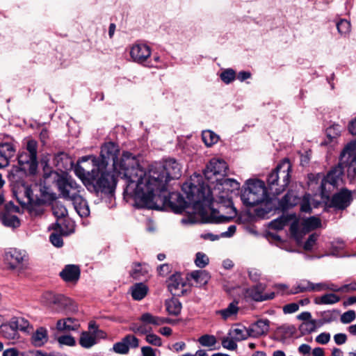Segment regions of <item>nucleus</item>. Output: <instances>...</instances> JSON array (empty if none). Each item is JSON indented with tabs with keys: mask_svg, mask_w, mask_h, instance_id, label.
I'll list each match as a JSON object with an SVG mask.
<instances>
[{
	"mask_svg": "<svg viewBox=\"0 0 356 356\" xmlns=\"http://www.w3.org/2000/svg\"><path fill=\"white\" fill-rule=\"evenodd\" d=\"M269 324L270 321L268 319H260L252 324L249 327L250 337L257 338L266 334L269 330Z\"/></svg>",
	"mask_w": 356,
	"mask_h": 356,
	"instance_id": "19",
	"label": "nucleus"
},
{
	"mask_svg": "<svg viewBox=\"0 0 356 356\" xmlns=\"http://www.w3.org/2000/svg\"><path fill=\"white\" fill-rule=\"evenodd\" d=\"M334 340L337 345H342L346 342L347 336L343 333H338L334 336Z\"/></svg>",
	"mask_w": 356,
	"mask_h": 356,
	"instance_id": "62",
	"label": "nucleus"
},
{
	"mask_svg": "<svg viewBox=\"0 0 356 356\" xmlns=\"http://www.w3.org/2000/svg\"><path fill=\"white\" fill-rule=\"evenodd\" d=\"M287 222L286 218L284 217H281L279 218H277L270 223V227L272 229H276V230H280L284 228V227L286 225Z\"/></svg>",
	"mask_w": 356,
	"mask_h": 356,
	"instance_id": "50",
	"label": "nucleus"
},
{
	"mask_svg": "<svg viewBox=\"0 0 356 356\" xmlns=\"http://www.w3.org/2000/svg\"><path fill=\"white\" fill-rule=\"evenodd\" d=\"M339 300L340 298L334 293H327L315 298L314 302L317 305H333Z\"/></svg>",
	"mask_w": 356,
	"mask_h": 356,
	"instance_id": "34",
	"label": "nucleus"
},
{
	"mask_svg": "<svg viewBox=\"0 0 356 356\" xmlns=\"http://www.w3.org/2000/svg\"><path fill=\"white\" fill-rule=\"evenodd\" d=\"M198 342L202 346L213 347L217 343V340L213 335L204 334L198 339Z\"/></svg>",
	"mask_w": 356,
	"mask_h": 356,
	"instance_id": "44",
	"label": "nucleus"
},
{
	"mask_svg": "<svg viewBox=\"0 0 356 356\" xmlns=\"http://www.w3.org/2000/svg\"><path fill=\"white\" fill-rule=\"evenodd\" d=\"M60 346H74L76 344L74 338L70 335H62L57 339Z\"/></svg>",
	"mask_w": 356,
	"mask_h": 356,
	"instance_id": "47",
	"label": "nucleus"
},
{
	"mask_svg": "<svg viewBox=\"0 0 356 356\" xmlns=\"http://www.w3.org/2000/svg\"><path fill=\"white\" fill-rule=\"evenodd\" d=\"M80 345L86 348H91L97 343L96 335L92 334L88 332H82L80 339Z\"/></svg>",
	"mask_w": 356,
	"mask_h": 356,
	"instance_id": "33",
	"label": "nucleus"
},
{
	"mask_svg": "<svg viewBox=\"0 0 356 356\" xmlns=\"http://www.w3.org/2000/svg\"><path fill=\"white\" fill-rule=\"evenodd\" d=\"M318 238V235L316 234H311L308 239L306 241L304 245V248L306 250H310L313 246L314 245L316 240Z\"/></svg>",
	"mask_w": 356,
	"mask_h": 356,
	"instance_id": "57",
	"label": "nucleus"
},
{
	"mask_svg": "<svg viewBox=\"0 0 356 356\" xmlns=\"http://www.w3.org/2000/svg\"><path fill=\"white\" fill-rule=\"evenodd\" d=\"M330 340V334L322 332L316 337V341L320 344H327Z\"/></svg>",
	"mask_w": 356,
	"mask_h": 356,
	"instance_id": "58",
	"label": "nucleus"
},
{
	"mask_svg": "<svg viewBox=\"0 0 356 356\" xmlns=\"http://www.w3.org/2000/svg\"><path fill=\"white\" fill-rule=\"evenodd\" d=\"M327 287L326 282H320L316 284L312 282V291L320 292L327 291Z\"/></svg>",
	"mask_w": 356,
	"mask_h": 356,
	"instance_id": "61",
	"label": "nucleus"
},
{
	"mask_svg": "<svg viewBox=\"0 0 356 356\" xmlns=\"http://www.w3.org/2000/svg\"><path fill=\"white\" fill-rule=\"evenodd\" d=\"M337 29L339 33L344 37H346L349 35L351 30V25L350 22L346 19H340L337 23Z\"/></svg>",
	"mask_w": 356,
	"mask_h": 356,
	"instance_id": "40",
	"label": "nucleus"
},
{
	"mask_svg": "<svg viewBox=\"0 0 356 356\" xmlns=\"http://www.w3.org/2000/svg\"><path fill=\"white\" fill-rule=\"evenodd\" d=\"M181 165L174 159H168L164 163H156L147 170L139 165L129 174L131 180L127 191L132 193V197L137 207L151 209H160L166 201L167 197L163 193L170 179H178L181 172Z\"/></svg>",
	"mask_w": 356,
	"mask_h": 356,
	"instance_id": "2",
	"label": "nucleus"
},
{
	"mask_svg": "<svg viewBox=\"0 0 356 356\" xmlns=\"http://www.w3.org/2000/svg\"><path fill=\"white\" fill-rule=\"evenodd\" d=\"M166 310L170 315L177 316L181 312V305L179 300L171 299L165 302Z\"/></svg>",
	"mask_w": 356,
	"mask_h": 356,
	"instance_id": "35",
	"label": "nucleus"
},
{
	"mask_svg": "<svg viewBox=\"0 0 356 356\" xmlns=\"http://www.w3.org/2000/svg\"><path fill=\"white\" fill-rule=\"evenodd\" d=\"M227 170V165L224 160L213 158L207 164L204 174L209 184H214V181L217 176L223 177L226 175Z\"/></svg>",
	"mask_w": 356,
	"mask_h": 356,
	"instance_id": "11",
	"label": "nucleus"
},
{
	"mask_svg": "<svg viewBox=\"0 0 356 356\" xmlns=\"http://www.w3.org/2000/svg\"><path fill=\"white\" fill-rule=\"evenodd\" d=\"M346 169L347 175L350 182L356 181V141L348 143L339 156L338 165L333 168L321 181L322 195H325L326 185L335 187L341 181L343 169Z\"/></svg>",
	"mask_w": 356,
	"mask_h": 356,
	"instance_id": "4",
	"label": "nucleus"
},
{
	"mask_svg": "<svg viewBox=\"0 0 356 356\" xmlns=\"http://www.w3.org/2000/svg\"><path fill=\"white\" fill-rule=\"evenodd\" d=\"M191 277L194 281L195 286L201 287L207 284L210 279L206 270H197L191 272Z\"/></svg>",
	"mask_w": 356,
	"mask_h": 356,
	"instance_id": "26",
	"label": "nucleus"
},
{
	"mask_svg": "<svg viewBox=\"0 0 356 356\" xmlns=\"http://www.w3.org/2000/svg\"><path fill=\"white\" fill-rule=\"evenodd\" d=\"M209 259L207 255L203 252H197L195 255V264L196 266L202 268L209 264Z\"/></svg>",
	"mask_w": 356,
	"mask_h": 356,
	"instance_id": "46",
	"label": "nucleus"
},
{
	"mask_svg": "<svg viewBox=\"0 0 356 356\" xmlns=\"http://www.w3.org/2000/svg\"><path fill=\"white\" fill-rule=\"evenodd\" d=\"M341 131V127L338 124H334L332 125H330L327 129H326V134L327 138L332 140L333 139L337 138Z\"/></svg>",
	"mask_w": 356,
	"mask_h": 356,
	"instance_id": "43",
	"label": "nucleus"
},
{
	"mask_svg": "<svg viewBox=\"0 0 356 356\" xmlns=\"http://www.w3.org/2000/svg\"><path fill=\"white\" fill-rule=\"evenodd\" d=\"M151 52V49L147 44L137 42L131 47L129 53L134 62L143 64L149 58Z\"/></svg>",
	"mask_w": 356,
	"mask_h": 356,
	"instance_id": "12",
	"label": "nucleus"
},
{
	"mask_svg": "<svg viewBox=\"0 0 356 356\" xmlns=\"http://www.w3.org/2000/svg\"><path fill=\"white\" fill-rule=\"evenodd\" d=\"M113 350L117 353L126 354L129 352V349L122 339L121 341L115 343L113 345Z\"/></svg>",
	"mask_w": 356,
	"mask_h": 356,
	"instance_id": "52",
	"label": "nucleus"
},
{
	"mask_svg": "<svg viewBox=\"0 0 356 356\" xmlns=\"http://www.w3.org/2000/svg\"><path fill=\"white\" fill-rule=\"evenodd\" d=\"M53 214L57 219L65 217L67 214V210L63 204L59 202H54L52 204Z\"/></svg>",
	"mask_w": 356,
	"mask_h": 356,
	"instance_id": "39",
	"label": "nucleus"
},
{
	"mask_svg": "<svg viewBox=\"0 0 356 356\" xmlns=\"http://www.w3.org/2000/svg\"><path fill=\"white\" fill-rule=\"evenodd\" d=\"M44 180L45 184H55L62 196L65 199L72 200L80 195L81 186L72 179L56 171L51 170L49 172H45Z\"/></svg>",
	"mask_w": 356,
	"mask_h": 356,
	"instance_id": "7",
	"label": "nucleus"
},
{
	"mask_svg": "<svg viewBox=\"0 0 356 356\" xmlns=\"http://www.w3.org/2000/svg\"><path fill=\"white\" fill-rule=\"evenodd\" d=\"M298 202V198L293 193H287L279 202V207L282 210H286L295 206Z\"/></svg>",
	"mask_w": 356,
	"mask_h": 356,
	"instance_id": "31",
	"label": "nucleus"
},
{
	"mask_svg": "<svg viewBox=\"0 0 356 356\" xmlns=\"http://www.w3.org/2000/svg\"><path fill=\"white\" fill-rule=\"evenodd\" d=\"M306 291H312V282L304 280L298 282L296 286L289 292L290 294H297L299 293H303Z\"/></svg>",
	"mask_w": 356,
	"mask_h": 356,
	"instance_id": "37",
	"label": "nucleus"
},
{
	"mask_svg": "<svg viewBox=\"0 0 356 356\" xmlns=\"http://www.w3.org/2000/svg\"><path fill=\"white\" fill-rule=\"evenodd\" d=\"M239 311L238 302L234 300L227 307L217 310L216 314L220 316L222 321H234L237 318Z\"/></svg>",
	"mask_w": 356,
	"mask_h": 356,
	"instance_id": "16",
	"label": "nucleus"
},
{
	"mask_svg": "<svg viewBox=\"0 0 356 356\" xmlns=\"http://www.w3.org/2000/svg\"><path fill=\"white\" fill-rule=\"evenodd\" d=\"M221 80L226 84L232 82L236 78V72L233 69L228 68L220 75Z\"/></svg>",
	"mask_w": 356,
	"mask_h": 356,
	"instance_id": "45",
	"label": "nucleus"
},
{
	"mask_svg": "<svg viewBox=\"0 0 356 356\" xmlns=\"http://www.w3.org/2000/svg\"><path fill=\"white\" fill-rule=\"evenodd\" d=\"M120 149L118 146L113 142L105 143L101 149L99 157L92 155L83 156L79 162H87L91 161L93 167L99 169L107 168L110 161L113 162V170H114L120 178L124 181V197L131 198L132 193L127 191L129 181H134V179H129V174L133 169L139 168L138 161L136 156L128 152H123L122 157L118 160V154Z\"/></svg>",
	"mask_w": 356,
	"mask_h": 356,
	"instance_id": "3",
	"label": "nucleus"
},
{
	"mask_svg": "<svg viewBox=\"0 0 356 356\" xmlns=\"http://www.w3.org/2000/svg\"><path fill=\"white\" fill-rule=\"evenodd\" d=\"M54 163L61 171L67 170L69 165H71L70 158L63 152L58 153L55 156Z\"/></svg>",
	"mask_w": 356,
	"mask_h": 356,
	"instance_id": "30",
	"label": "nucleus"
},
{
	"mask_svg": "<svg viewBox=\"0 0 356 356\" xmlns=\"http://www.w3.org/2000/svg\"><path fill=\"white\" fill-rule=\"evenodd\" d=\"M236 230V227L234 225H230L226 232H222L220 236L223 238H229L232 236Z\"/></svg>",
	"mask_w": 356,
	"mask_h": 356,
	"instance_id": "64",
	"label": "nucleus"
},
{
	"mask_svg": "<svg viewBox=\"0 0 356 356\" xmlns=\"http://www.w3.org/2000/svg\"><path fill=\"white\" fill-rule=\"evenodd\" d=\"M266 198L264 182L258 179L248 180L243 187L241 199L247 207H253L261 203Z\"/></svg>",
	"mask_w": 356,
	"mask_h": 356,
	"instance_id": "9",
	"label": "nucleus"
},
{
	"mask_svg": "<svg viewBox=\"0 0 356 356\" xmlns=\"http://www.w3.org/2000/svg\"><path fill=\"white\" fill-rule=\"evenodd\" d=\"M15 148L11 142L0 143V168L8 165L10 159L14 156Z\"/></svg>",
	"mask_w": 356,
	"mask_h": 356,
	"instance_id": "14",
	"label": "nucleus"
},
{
	"mask_svg": "<svg viewBox=\"0 0 356 356\" xmlns=\"http://www.w3.org/2000/svg\"><path fill=\"white\" fill-rule=\"evenodd\" d=\"M74 172L75 175L82 181L83 184L88 188L87 181H90V179L92 177V170L91 172L87 171L83 167L78 163L74 166Z\"/></svg>",
	"mask_w": 356,
	"mask_h": 356,
	"instance_id": "32",
	"label": "nucleus"
},
{
	"mask_svg": "<svg viewBox=\"0 0 356 356\" xmlns=\"http://www.w3.org/2000/svg\"><path fill=\"white\" fill-rule=\"evenodd\" d=\"M316 329L315 320H311L302 323L299 326V330L302 335L310 334Z\"/></svg>",
	"mask_w": 356,
	"mask_h": 356,
	"instance_id": "41",
	"label": "nucleus"
},
{
	"mask_svg": "<svg viewBox=\"0 0 356 356\" xmlns=\"http://www.w3.org/2000/svg\"><path fill=\"white\" fill-rule=\"evenodd\" d=\"M125 343L129 348H135L139 346L138 339L134 335L129 334L123 338Z\"/></svg>",
	"mask_w": 356,
	"mask_h": 356,
	"instance_id": "54",
	"label": "nucleus"
},
{
	"mask_svg": "<svg viewBox=\"0 0 356 356\" xmlns=\"http://www.w3.org/2000/svg\"><path fill=\"white\" fill-rule=\"evenodd\" d=\"M228 335L238 341L245 340L250 337V328L247 329L243 326L232 327L229 331Z\"/></svg>",
	"mask_w": 356,
	"mask_h": 356,
	"instance_id": "27",
	"label": "nucleus"
},
{
	"mask_svg": "<svg viewBox=\"0 0 356 356\" xmlns=\"http://www.w3.org/2000/svg\"><path fill=\"white\" fill-rule=\"evenodd\" d=\"M310 195L306 194L304 195L301 203H300V210L303 212H310L311 211V207H310Z\"/></svg>",
	"mask_w": 356,
	"mask_h": 356,
	"instance_id": "56",
	"label": "nucleus"
},
{
	"mask_svg": "<svg viewBox=\"0 0 356 356\" xmlns=\"http://www.w3.org/2000/svg\"><path fill=\"white\" fill-rule=\"evenodd\" d=\"M202 138L207 147H211L218 141L219 136L212 131L205 130L202 131Z\"/></svg>",
	"mask_w": 356,
	"mask_h": 356,
	"instance_id": "36",
	"label": "nucleus"
},
{
	"mask_svg": "<svg viewBox=\"0 0 356 356\" xmlns=\"http://www.w3.org/2000/svg\"><path fill=\"white\" fill-rule=\"evenodd\" d=\"M1 334L8 340L10 343H15L19 339V334L17 331V325L11 321L8 324H3L1 326Z\"/></svg>",
	"mask_w": 356,
	"mask_h": 356,
	"instance_id": "18",
	"label": "nucleus"
},
{
	"mask_svg": "<svg viewBox=\"0 0 356 356\" xmlns=\"http://www.w3.org/2000/svg\"><path fill=\"white\" fill-rule=\"evenodd\" d=\"M321 222L319 218L312 216L305 220V225L309 229H315L320 227Z\"/></svg>",
	"mask_w": 356,
	"mask_h": 356,
	"instance_id": "55",
	"label": "nucleus"
},
{
	"mask_svg": "<svg viewBox=\"0 0 356 356\" xmlns=\"http://www.w3.org/2000/svg\"><path fill=\"white\" fill-rule=\"evenodd\" d=\"M38 143L34 140H29L27 141L26 150L20 152L17 156L19 169L30 175H34L38 168ZM19 168L15 167L12 169L10 175H14L17 172Z\"/></svg>",
	"mask_w": 356,
	"mask_h": 356,
	"instance_id": "8",
	"label": "nucleus"
},
{
	"mask_svg": "<svg viewBox=\"0 0 356 356\" xmlns=\"http://www.w3.org/2000/svg\"><path fill=\"white\" fill-rule=\"evenodd\" d=\"M0 220L6 227L16 228L20 225L19 218L16 216L11 215L7 212L0 214Z\"/></svg>",
	"mask_w": 356,
	"mask_h": 356,
	"instance_id": "28",
	"label": "nucleus"
},
{
	"mask_svg": "<svg viewBox=\"0 0 356 356\" xmlns=\"http://www.w3.org/2000/svg\"><path fill=\"white\" fill-rule=\"evenodd\" d=\"M26 257V252L17 249H12L5 254V259L12 269L23 264Z\"/></svg>",
	"mask_w": 356,
	"mask_h": 356,
	"instance_id": "17",
	"label": "nucleus"
},
{
	"mask_svg": "<svg viewBox=\"0 0 356 356\" xmlns=\"http://www.w3.org/2000/svg\"><path fill=\"white\" fill-rule=\"evenodd\" d=\"M291 165L288 159H284L268 176L269 191L273 195L282 193L290 181Z\"/></svg>",
	"mask_w": 356,
	"mask_h": 356,
	"instance_id": "6",
	"label": "nucleus"
},
{
	"mask_svg": "<svg viewBox=\"0 0 356 356\" xmlns=\"http://www.w3.org/2000/svg\"><path fill=\"white\" fill-rule=\"evenodd\" d=\"M299 309V305L297 303H290L286 305L283 307V312L285 314H292L297 312Z\"/></svg>",
	"mask_w": 356,
	"mask_h": 356,
	"instance_id": "60",
	"label": "nucleus"
},
{
	"mask_svg": "<svg viewBox=\"0 0 356 356\" xmlns=\"http://www.w3.org/2000/svg\"><path fill=\"white\" fill-rule=\"evenodd\" d=\"M12 321L17 325V331L21 330L23 332H29L31 328L30 327L29 323L22 318L13 320Z\"/></svg>",
	"mask_w": 356,
	"mask_h": 356,
	"instance_id": "48",
	"label": "nucleus"
},
{
	"mask_svg": "<svg viewBox=\"0 0 356 356\" xmlns=\"http://www.w3.org/2000/svg\"><path fill=\"white\" fill-rule=\"evenodd\" d=\"M80 324L79 321L74 318H66L60 319L56 323V329L59 332L75 331L79 329Z\"/></svg>",
	"mask_w": 356,
	"mask_h": 356,
	"instance_id": "21",
	"label": "nucleus"
},
{
	"mask_svg": "<svg viewBox=\"0 0 356 356\" xmlns=\"http://www.w3.org/2000/svg\"><path fill=\"white\" fill-rule=\"evenodd\" d=\"M147 271L146 266L143 267L140 264H135L130 274L134 279H140V277L147 273Z\"/></svg>",
	"mask_w": 356,
	"mask_h": 356,
	"instance_id": "42",
	"label": "nucleus"
},
{
	"mask_svg": "<svg viewBox=\"0 0 356 356\" xmlns=\"http://www.w3.org/2000/svg\"><path fill=\"white\" fill-rule=\"evenodd\" d=\"M92 173V177L87 181L88 189L96 193H111L115 189L117 177H120L114 170L110 171L107 168L94 167Z\"/></svg>",
	"mask_w": 356,
	"mask_h": 356,
	"instance_id": "5",
	"label": "nucleus"
},
{
	"mask_svg": "<svg viewBox=\"0 0 356 356\" xmlns=\"http://www.w3.org/2000/svg\"><path fill=\"white\" fill-rule=\"evenodd\" d=\"M266 289V285L261 283L257 284L250 291L252 298L259 302L271 300L275 297V293H264Z\"/></svg>",
	"mask_w": 356,
	"mask_h": 356,
	"instance_id": "20",
	"label": "nucleus"
},
{
	"mask_svg": "<svg viewBox=\"0 0 356 356\" xmlns=\"http://www.w3.org/2000/svg\"><path fill=\"white\" fill-rule=\"evenodd\" d=\"M129 330L135 333H138L141 334H146L148 332L145 325L134 324L130 327Z\"/></svg>",
	"mask_w": 356,
	"mask_h": 356,
	"instance_id": "59",
	"label": "nucleus"
},
{
	"mask_svg": "<svg viewBox=\"0 0 356 356\" xmlns=\"http://www.w3.org/2000/svg\"><path fill=\"white\" fill-rule=\"evenodd\" d=\"M148 287L143 283H138L131 287V296L136 300L143 299L147 295Z\"/></svg>",
	"mask_w": 356,
	"mask_h": 356,
	"instance_id": "29",
	"label": "nucleus"
},
{
	"mask_svg": "<svg viewBox=\"0 0 356 356\" xmlns=\"http://www.w3.org/2000/svg\"><path fill=\"white\" fill-rule=\"evenodd\" d=\"M146 341L153 346H161L162 345L161 339L155 334L149 333L145 337Z\"/></svg>",
	"mask_w": 356,
	"mask_h": 356,
	"instance_id": "53",
	"label": "nucleus"
},
{
	"mask_svg": "<svg viewBox=\"0 0 356 356\" xmlns=\"http://www.w3.org/2000/svg\"><path fill=\"white\" fill-rule=\"evenodd\" d=\"M351 200L350 192L347 189H342L333 195L331 206L338 209H343L350 204Z\"/></svg>",
	"mask_w": 356,
	"mask_h": 356,
	"instance_id": "15",
	"label": "nucleus"
},
{
	"mask_svg": "<svg viewBox=\"0 0 356 356\" xmlns=\"http://www.w3.org/2000/svg\"><path fill=\"white\" fill-rule=\"evenodd\" d=\"M74 207L81 217H87L90 214L88 203L81 195L71 200Z\"/></svg>",
	"mask_w": 356,
	"mask_h": 356,
	"instance_id": "25",
	"label": "nucleus"
},
{
	"mask_svg": "<svg viewBox=\"0 0 356 356\" xmlns=\"http://www.w3.org/2000/svg\"><path fill=\"white\" fill-rule=\"evenodd\" d=\"M51 228L54 229L55 232L51 234L49 241L55 247H62L63 245L62 235L67 234V233L63 229L61 225L58 222L53 224Z\"/></svg>",
	"mask_w": 356,
	"mask_h": 356,
	"instance_id": "23",
	"label": "nucleus"
},
{
	"mask_svg": "<svg viewBox=\"0 0 356 356\" xmlns=\"http://www.w3.org/2000/svg\"><path fill=\"white\" fill-rule=\"evenodd\" d=\"M140 320L145 324H151L156 326L162 325L161 317L154 316L148 312L143 314Z\"/></svg>",
	"mask_w": 356,
	"mask_h": 356,
	"instance_id": "38",
	"label": "nucleus"
},
{
	"mask_svg": "<svg viewBox=\"0 0 356 356\" xmlns=\"http://www.w3.org/2000/svg\"><path fill=\"white\" fill-rule=\"evenodd\" d=\"M356 318L355 312L353 310H349L344 312L340 318L341 322L344 324H348L353 321Z\"/></svg>",
	"mask_w": 356,
	"mask_h": 356,
	"instance_id": "51",
	"label": "nucleus"
},
{
	"mask_svg": "<svg viewBox=\"0 0 356 356\" xmlns=\"http://www.w3.org/2000/svg\"><path fill=\"white\" fill-rule=\"evenodd\" d=\"M60 275L66 282H76L79 279L80 269L76 265H67Z\"/></svg>",
	"mask_w": 356,
	"mask_h": 356,
	"instance_id": "22",
	"label": "nucleus"
},
{
	"mask_svg": "<svg viewBox=\"0 0 356 356\" xmlns=\"http://www.w3.org/2000/svg\"><path fill=\"white\" fill-rule=\"evenodd\" d=\"M222 346L223 348L230 350H234L237 348L236 340L229 336L222 339Z\"/></svg>",
	"mask_w": 356,
	"mask_h": 356,
	"instance_id": "49",
	"label": "nucleus"
},
{
	"mask_svg": "<svg viewBox=\"0 0 356 356\" xmlns=\"http://www.w3.org/2000/svg\"><path fill=\"white\" fill-rule=\"evenodd\" d=\"M342 293H348L356 291V282H353L348 284H344L341 286Z\"/></svg>",
	"mask_w": 356,
	"mask_h": 356,
	"instance_id": "63",
	"label": "nucleus"
},
{
	"mask_svg": "<svg viewBox=\"0 0 356 356\" xmlns=\"http://www.w3.org/2000/svg\"><path fill=\"white\" fill-rule=\"evenodd\" d=\"M42 302L56 312L68 313L76 310V306L74 302L62 294L46 292L42 296Z\"/></svg>",
	"mask_w": 356,
	"mask_h": 356,
	"instance_id": "10",
	"label": "nucleus"
},
{
	"mask_svg": "<svg viewBox=\"0 0 356 356\" xmlns=\"http://www.w3.org/2000/svg\"><path fill=\"white\" fill-rule=\"evenodd\" d=\"M47 330L43 327H38L31 336V342L36 347H40L48 341Z\"/></svg>",
	"mask_w": 356,
	"mask_h": 356,
	"instance_id": "24",
	"label": "nucleus"
},
{
	"mask_svg": "<svg viewBox=\"0 0 356 356\" xmlns=\"http://www.w3.org/2000/svg\"><path fill=\"white\" fill-rule=\"evenodd\" d=\"M167 282L168 290L173 296H179L184 294L186 282L180 273L171 275Z\"/></svg>",
	"mask_w": 356,
	"mask_h": 356,
	"instance_id": "13",
	"label": "nucleus"
},
{
	"mask_svg": "<svg viewBox=\"0 0 356 356\" xmlns=\"http://www.w3.org/2000/svg\"><path fill=\"white\" fill-rule=\"evenodd\" d=\"M216 184L212 186L205 185L200 175L193 174L190 179L182 186V191L187 201L179 196L181 210L192 205L193 209L200 216H204L207 209L211 212L207 222L222 223L229 222L236 215V210L233 206L232 193L238 191L240 184L234 179H215Z\"/></svg>",
	"mask_w": 356,
	"mask_h": 356,
	"instance_id": "1",
	"label": "nucleus"
}]
</instances>
